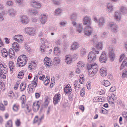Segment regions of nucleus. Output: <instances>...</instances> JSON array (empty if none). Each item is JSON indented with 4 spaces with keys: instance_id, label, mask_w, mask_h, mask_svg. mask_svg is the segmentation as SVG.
Listing matches in <instances>:
<instances>
[{
    "instance_id": "nucleus-1",
    "label": "nucleus",
    "mask_w": 127,
    "mask_h": 127,
    "mask_svg": "<svg viewBox=\"0 0 127 127\" xmlns=\"http://www.w3.org/2000/svg\"><path fill=\"white\" fill-rule=\"evenodd\" d=\"M95 65V63H94L89 64L87 65V69H88L89 74L91 76H93L95 74V68L94 67Z\"/></svg>"
},
{
    "instance_id": "nucleus-2",
    "label": "nucleus",
    "mask_w": 127,
    "mask_h": 127,
    "mask_svg": "<svg viewBox=\"0 0 127 127\" xmlns=\"http://www.w3.org/2000/svg\"><path fill=\"white\" fill-rule=\"evenodd\" d=\"M30 4L31 6L37 9H39L41 6L40 3L35 0L31 1Z\"/></svg>"
},
{
    "instance_id": "nucleus-3",
    "label": "nucleus",
    "mask_w": 127,
    "mask_h": 127,
    "mask_svg": "<svg viewBox=\"0 0 127 127\" xmlns=\"http://www.w3.org/2000/svg\"><path fill=\"white\" fill-rule=\"evenodd\" d=\"M95 54L93 52H91L89 53L88 56V61L90 63H92L95 61Z\"/></svg>"
},
{
    "instance_id": "nucleus-4",
    "label": "nucleus",
    "mask_w": 127,
    "mask_h": 127,
    "mask_svg": "<svg viewBox=\"0 0 127 127\" xmlns=\"http://www.w3.org/2000/svg\"><path fill=\"white\" fill-rule=\"evenodd\" d=\"M107 60L106 55L105 52H103L100 56L99 61L101 63H105Z\"/></svg>"
},
{
    "instance_id": "nucleus-5",
    "label": "nucleus",
    "mask_w": 127,
    "mask_h": 127,
    "mask_svg": "<svg viewBox=\"0 0 127 127\" xmlns=\"http://www.w3.org/2000/svg\"><path fill=\"white\" fill-rule=\"evenodd\" d=\"M93 31L92 27L90 26H87L85 28V34L88 36L91 35Z\"/></svg>"
},
{
    "instance_id": "nucleus-6",
    "label": "nucleus",
    "mask_w": 127,
    "mask_h": 127,
    "mask_svg": "<svg viewBox=\"0 0 127 127\" xmlns=\"http://www.w3.org/2000/svg\"><path fill=\"white\" fill-rule=\"evenodd\" d=\"M20 18L21 23L24 24H26L28 23L29 19L27 16H20Z\"/></svg>"
},
{
    "instance_id": "nucleus-7",
    "label": "nucleus",
    "mask_w": 127,
    "mask_h": 127,
    "mask_svg": "<svg viewBox=\"0 0 127 127\" xmlns=\"http://www.w3.org/2000/svg\"><path fill=\"white\" fill-rule=\"evenodd\" d=\"M14 39L19 43H22L23 41V37L21 35H15L14 37Z\"/></svg>"
},
{
    "instance_id": "nucleus-8",
    "label": "nucleus",
    "mask_w": 127,
    "mask_h": 127,
    "mask_svg": "<svg viewBox=\"0 0 127 127\" xmlns=\"http://www.w3.org/2000/svg\"><path fill=\"white\" fill-rule=\"evenodd\" d=\"M19 60H22L24 62V64L20 65V66H24L27 63L28 60L27 57L25 55H22L20 56L18 58Z\"/></svg>"
},
{
    "instance_id": "nucleus-9",
    "label": "nucleus",
    "mask_w": 127,
    "mask_h": 127,
    "mask_svg": "<svg viewBox=\"0 0 127 127\" xmlns=\"http://www.w3.org/2000/svg\"><path fill=\"white\" fill-rule=\"evenodd\" d=\"M108 26L111 29L113 32H117V26L114 23H109Z\"/></svg>"
},
{
    "instance_id": "nucleus-10",
    "label": "nucleus",
    "mask_w": 127,
    "mask_h": 127,
    "mask_svg": "<svg viewBox=\"0 0 127 127\" xmlns=\"http://www.w3.org/2000/svg\"><path fill=\"white\" fill-rule=\"evenodd\" d=\"M108 26L111 29L113 32H117V26L114 23H109Z\"/></svg>"
},
{
    "instance_id": "nucleus-11",
    "label": "nucleus",
    "mask_w": 127,
    "mask_h": 127,
    "mask_svg": "<svg viewBox=\"0 0 127 127\" xmlns=\"http://www.w3.org/2000/svg\"><path fill=\"white\" fill-rule=\"evenodd\" d=\"M26 32L28 34L33 36L35 33L34 29L32 28L28 27L25 29Z\"/></svg>"
},
{
    "instance_id": "nucleus-12",
    "label": "nucleus",
    "mask_w": 127,
    "mask_h": 127,
    "mask_svg": "<svg viewBox=\"0 0 127 127\" xmlns=\"http://www.w3.org/2000/svg\"><path fill=\"white\" fill-rule=\"evenodd\" d=\"M40 105V103L39 101L33 103V109L34 111L36 112L38 110L39 108Z\"/></svg>"
},
{
    "instance_id": "nucleus-13",
    "label": "nucleus",
    "mask_w": 127,
    "mask_h": 127,
    "mask_svg": "<svg viewBox=\"0 0 127 127\" xmlns=\"http://www.w3.org/2000/svg\"><path fill=\"white\" fill-rule=\"evenodd\" d=\"M61 97V95L58 94L55 95L53 98V103L55 105L57 104L60 101V99Z\"/></svg>"
},
{
    "instance_id": "nucleus-14",
    "label": "nucleus",
    "mask_w": 127,
    "mask_h": 127,
    "mask_svg": "<svg viewBox=\"0 0 127 127\" xmlns=\"http://www.w3.org/2000/svg\"><path fill=\"white\" fill-rule=\"evenodd\" d=\"M8 55L9 57L11 59H15L16 57L15 56L14 50L12 48H10L8 51Z\"/></svg>"
},
{
    "instance_id": "nucleus-15",
    "label": "nucleus",
    "mask_w": 127,
    "mask_h": 127,
    "mask_svg": "<svg viewBox=\"0 0 127 127\" xmlns=\"http://www.w3.org/2000/svg\"><path fill=\"white\" fill-rule=\"evenodd\" d=\"M64 91L65 94H71V92L72 91V90L69 85H67L65 87L64 89Z\"/></svg>"
},
{
    "instance_id": "nucleus-16",
    "label": "nucleus",
    "mask_w": 127,
    "mask_h": 127,
    "mask_svg": "<svg viewBox=\"0 0 127 127\" xmlns=\"http://www.w3.org/2000/svg\"><path fill=\"white\" fill-rule=\"evenodd\" d=\"M44 62L45 65L46 66H49L50 67H51L52 66L51 61L50 59H49L46 57L44 59Z\"/></svg>"
},
{
    "instance_id": "nucleus-17",
    "label": "nucleus",
    "mask_w": 127,
    "mask_h": 127,
    "mask_svg": "<svg viewBox=\"0 0 127 127\" xmlns=\"http://www.w3.org/2000/svg\"><path fill=\"white\" fill-rule=\"evenodd\" d=\"M91 19L88 17L86 16L83 19L84 23L83 24L84 25H87L88 26H90L91 22Z\"/></svg>"
},
{
    "instance_id": "nucleus-18",
    "label": "nucleus",
    "mask_w": 127,
    "mask_h": 127,
    "mask_svg": "<svg viewBox=\"0 0 127 127\" xmlns=\"http://www.w3.org/2000/svg\"><path fill=\"white\" fill-rule=\"evenodd\" d=\"M109 54L110 60L112 61H114L115 57V55L114 53L113 49H109Z\"/></svg>"
},
{
    "instance_id": "nucleus-19",
    "label": "nucleus",
    "mask_w": 127,
    "mask_h": 127,
    "mask_svg": "<svg viewBox=\"0 0 127 127\" xmlns=\"http://www.w3.org/2000/svg\"><path fill=\"white\" fill-rule=\"evenodd\" d=\"M47 17L45 14H42L40 17V21L41 24H45L47 21Z\"/></svg>"
},
{
    "instance_id": "nucleus-20",
    "label": "nucleus",
    "mask_w": 127,
    "mask_h": 127,
    "mask_svg": "<svg viewBox=\"0 0 127 127\" xmlns=\"http://www.w3.org/2000/svg\"><path fill=\"white\" fill-rule=\"evenodd\" d=\"M65 61L68 64H70L73 62L71 56L70 55L66 56L65 57Z\"/></svg>"
},
{
    "instance_id": "nucleus-21",
    "label": "nucleus",
    "mask_w": 127,
    "mask_h": 127,
    "mask_svg": "<svg viewBox=\"0 0 127 127\" xmlns=\"http://www.w3.org/2000/svg\"><path fill=\"white\" fill-rule=\"evenodd\" d=\"M60 63V60L59 58L58 57H55L53 62V65L55 66H58Z\"/></svg>"
},
{
    "instance_id": "nucleus-22",
    "label": "nucleus",
    "mask_w": 127,
    "mask_h": 127,
    "mask_svg": "<svg viewBox=\"0 0 127 127\" xmlns=\"http://www.w3.org/2000/svg\"><path fill=\"white\" fill-rule=\"evenodd\" d=\"M99 72L100 74L102 77L105 76L107 75L106 69L104 68H101Z\"/></svg>"
},
{
    "instance_id": "nucleus-23",
    "label": "nucleus",
    "mask_w": 127,
    "mask_h": 127,
    "mask_svg": "<svg viewBox=\"0 0 127 127\" xmlns=\"http://www.w3.org/2000/svg\"><path fill=\"white\" fill-rule=\"evenodd\" d=\"M12 48L15 52H17L19 50V46L17 42L13 43L12 44Z\"/></svg>"
},
{
    "instance_id": "nucleus-24",
    "label": "nucleus",
    "mask_w": 127,
    "mask_h": 127,
    "mask_svg": "<svg viewBox=\"0 0 127 127\" xmlns=\"http://www.w3.org/2000/svg\"><path fill=\"white\" fill-rule=\"evenodd\" d=\"M8 15L10 16L13 17L16 15V11L13 8L9 9L8 11Z\"/></svg>"
},
{
    "instance_id": "nucleus-25",
    "label": "nucleus",
    "mask_w": 127,
    "mask_h": 127,
    "mask_svg": "<svg viewBox=\"0 0 127 127\" xmlns=\"http://www.w3.org/2000/svg\"><path fill=\"white\" fill-rule=\"evenodd\" d=\"M121 15L120 12H116L114 15V18L117 21L121 19Z\"/></svg>"
},
{
    "instance_id": "nucleus-26",
    "label": "nucleus",
    "mask_w": 127,
    "mask_h": 127,
    "mask_svg": "<svg viewBox=\"0 0 127 127\" xmlns=\"http://www.w3.org/2000/svg\"><path fill=\"white\" fill-rule=\"evenodd\" d=\"M79 47V44L77 42H75L73 43L71 46V49L73 50L77 49Z\"/></svg>"
},
{
    "instance_id": "nucleus-27",
    "label": "nucleus",
    "mask_w": 127,
    "mask_h": 127,
    "mask_svg": "<svg viewBox=\"0 0 127 127\" xmlns=\"http://www.w3.org/2000/svg\"><path fill=\"white\" fill-rule=\"evenodd\" d=\"M16 3L20 7H21L24 4L23 0H15Z\"/></svg>"
},
{
    "instance_id": "nucleus-28",
    "label": "nucleus",
    "mask_w": 127,
    "mask_h": 127,
    "mask_svg": "<svg viewBox=\"0 0 127 127\" xmlns=\"http://www.w3.org/2000/svg\"><path fill=\"white\" fill-rule=\"evenodd\" d=\"M8 65L10 71H13V70L15 68L14 63L11 61H10L8 63Z\"/></svg>"
},
{
    "instance_id": "nucleus-29",
    "label": "nucleus",
    "mask_w": 127,
    "mask_h": 127,
    "mask_svg": "<svg viewBox=\"0 0 127 127\" xmlns=\"http://www.w3.org/2000/svg\"><path fill=\"white\" fill-rule=\"evenodd\" d=\"M2 56L5 57H7L8 56V52L5 48H3L1 51Z\"/></svg>"
},
{
    "instance_id": "nucleus-30",
    "label": "nucleus",
    "mask_w": 127,
    "mask_h": 127,
    "mask_svg": "<svg viewBox=\"0 0 127 127\" xmlns=\"http://www.w3.org/2000/svg\"><path fill=\"white\" fill-rule=\"evenodd\" d=\"M103 47V43L101 42H98L96 45L97 49L100 50L102 49Z\"/></svg>"
},
{
    "instance_id": "nucleus-31",
    "label": "nucleus",
    "mask_w": 127,
    "mask_h": 127,
    "mask_svg": "<svg viewBox=\"0 0 127 127\" xmlns=\"http://www.w3.org/2000/svg\"><path fill=\"white\" fill-rule=\"evenodd\" d=\"M38 77L37 76H35L33 80L32 81L31 83L32 84L33 87V86L34 85H35L34 86V87L35 88L37 86V79Z\"/></svg>"
},
{
    "instance_id": "nucleus-32",
    "label": "nucleus",
    "mask_w": 127,
    "mask_h": 127,
    "mask_svg": "<svg viewBox=\"0 0 127 127\" xmlns=\"http://www.w3.org/2000/svg\"><path fill=\"white\" fill-rule=\"evenodd\" d=\"M76 28L77 31L79 33H81L83 29L82 24H78Z\"/></svg>"
},
{
    "instance_id": "nucleus-33",
    "label": "nucleus",
    "mask_w": 127,
    "mask_h": 127,
    "mask_svg": "<svg viewBox=\"0 0 127 127\" xmlns=\"http://www.w3.org/2000/svg\"><path fill=\"white\" fill-rule=\"evenodd\" d=\"M85 64L84 62L82 61H80L77 64V66L78 67L80 68H83Z\"/></svg>"
},
{
    "instance_id": "nucleus-34",
    "label": "nucleus",
    "mask_w": 127,
    "mask_h": 127,
    "mask_svg": "<svg viewBox=\"0 0 127 127\" xmlns=\"http://www.w3.org/2000/svg\"><path fill=\"white\" fill-rule=\"evenodd\" d=\"M76 81L75 82V83L74 84V88L75 89V91L77 92L80 89V84H78L77 82H76Z\"/></svg>"
},
{
    "instance_id": "nucleus-35",
    "label": "nucleus",
    "mask_w": 127,
    "mask_h": 127,
    "mask_svg": "<svg viewBox=\"0 0 127 127\" xmlns=\"http://www.w3.org/2000/svg\"><path fill=\"white\" fill-rule=\"evenodd\" d=\"M36 64L33 62H32L30 63L29 65V68L31 70H32V69H33L36 66Z\"/></svg>"
},
{
    "instance_id": "nucleus-36",
    "label": "nucleus",
    "mask_w": 127,
    "mask_h": 127,
    "mask_svg": "<svg viewBox=\"0 0 127 127\" xmlns=\"http://www.w3.org/2000/svg\"><path fill=\"white\" fill-rule=\"evenodd\" d=\"M21 100L22 105V108H24V106L23 105H24L26 101V97L24 95H23L21 98Z\"/></svg>"
},
{
    "instance_id": "nucleus-37",
    "label": "nucleus",
    "mask_w": 127,
    "mask_h": 127,
    "mask_svg": "<svg viewBox=\"0 0 127 127\" xmlns=\"http://www.w3.org/2000/svg\"><path fill=\"white\" fill-rule=\"evenodd\" d=\"M77 18V15L75 13H73L70 17V19L72 21L76 20Z\"/></svg>"
},
{
    "instance_id": "nucleus-38",
    "label": "nucleus",
    "mask_w": 127,
    "mask_h": 127,
    "mask_svg": "<svg viewBox=\"0 0 127 127\" xmlns=\"http://www.w3.org/2000/svg\"><path fill=\"white\" fill-rule=\"evenodd\" d=\"M61 52L60 49L57 47H55L54 49V53L55 54L58 55Z\"/></svg>"
},
{
    "instance_id": "nucleus-39",
    "label": "nucleus",
    "mask_w": 127,
    "mask_h": 127,
    "mask_svg": "<svg viewBox=\"0 0 127 127\" xmlns=\"http://www.w3.org/2000/svg\"><path fill=\"white\" fill-rule=\"evenodd\" d=\"M105 23V20L103 18H100L99 21V24L100 27H102V26Z\"/></svg>"
},
{
    "instance_id": "nucleus-40",
    "label": "nucleus",
    "mask_w": 127,
    "mask_h": 127,
    "mask_svg": "<svg viewBox=\"0 0 127 127\" xmlns=\"http://www.w3.org/2000/svg\"><path fill=\"white\" fill-rule=\"evenodd\" d=\"M62 10L60 8H58L55 11V15L56 16H58L62 12Z\"/></svg>"
},
{
    "instance_id": "nucleus-41",
    "label": "nucleus",
    "mask_w": 127,
    "mask_h": 127,
    "mask_svg": "<svg viewBox=\"0 0 127 127\" xmlns=\"http://www.w3.org/2000/svg\"><path fill=\"white\" fill-rule=\"evenodd\" d=\"M24 74V71L22 70L19 72L17 77L19 78L22 79L23 77Z\"/></svg>"
},
{
    "instance_id": "nucleus-42",
    "label": "nucleus",
    "mask_w": 127,
    "mask_h": 127,
    "mask_svg": "<svg viewBox=\"0 0 127 127\" xmlns=\"http://www.w3.org/2000/svg\"><path fill=\"white\" fill-rule=\"evenodd\" d=\"M29 12L32 15H35L37 14L38 12L37 10L35 9L30 10Z\"/></svg>"
},
{
    "instance_id": "nucleus-43",
    "label": "nucleus",
    "mask_w": 127,
    "mask_h": 127,
    "mask_svg": "<svg viewBox=\"0 0 127 127\" xmlns=\"http://www.w3.org/2000/svg\"><path fill=\"white\" fill-rule=\"evenodd\" d=\"M86 52L85 49L84 48H82L81 50V56L82 57H84L86 54Z\"/></svg>"
},
{
    "instance_id": "nucleus-44",
    "label": "nucleus",
    "mask_w": 127,
    "mask_h": 127,
    "mask_svg": "<svg viewBox=\"0 0 127 127\" xmlns=\"http://www.w3.org/2000/svg\"><path fill=\"white\" fill-rule=\"evenodd\" d=\"M107 8L109 11L111 12L113 11V7L110 3H108L107 5Z\"/></svg>"
},
{
    "instance_id": "nucleus-45",
    "label": "nucleus",
    "mask_w": 127,
    "mask_h": 127,
    "mask_svg": "<svg viewBox=\"0 0 127 127\" xmlns=\"http://www.w3.org/2000/svg\"><path fill=\"white\" fill-rule=\"evenodd\" d=\"M79 80L80 82V83L81 84L83 83V82L84 81V78L83 75H80Z\"/></svg>"
},
{
    "instance_id": "nucleus-46",
    "label": "nucleus",
    "mask_w": 127,
    "mask_h": 127,
    "mask_svg": "<svg viewBox=\"0 0 127 127\" xmlns=\"http://www.w3.org/2000/svg\"><path fill=\"white\" fill-rule=\"evenodd\" d=\"M120 11L123 13L125 14L127 13V8L124 7H122Z\"/></svg>"
},
{
    "instance_id": "nucleus-47",
    "label": "nucleus",
    "mask_w": 127,
    "mask_h": 127,
    "mask_svg": "<svg viewBox=\"0 0 127 127\" xmlns=\"http://www.w3.org/2000/svg\"><path fill=\"white\" fill-rule=\"evenodd\" d=\"M103 85L106 87H107L110 85V82L107 80H105L103 81Z\"/></svg>"
},
{
    "instance_id": "nucleus-48",
    "label": "nucleus",
    "mask_w": 127,
    "mask_h": 127,
    "mask_svg": "<svg viewBox=\"0 0 127 127\" xmlns=\"http://www.w3.org/2000/svg\"><path fill=\"white\" fill-rule=\"evenodd\" d=\"M6 127H12V122L11 120H9L7 123Z\"/></svg>"
},
{
    "instance_id": "nucleus-49",
    "label": "nucleus",
    "mask_w": 127,
    "mask_h": 127,
    "mask_svg": "<svg viewBox=\"0 0 127 127\" xmlns=\"http://www.w3.org/2000/svg\"><path fill=\"white\" fill-rule=\"evenodd\" d=\"M24 62L22 60H18V58L17 59V65L19 66H20V65L22 64H24Z\"/></svg>"
},
{
    "instance_id": "nucleus-50",
    "label": "nucleus",
    "mask_w": 127,
    "mask_h": 127,
    "mask_svg": "<svg viewBox=\"0 0 127 127\" xmlns=\"http://www.w3.org/2000/svg\"><path fill=\"white\" fill-rule=\"evenodd\" d=\"M107 99L109 103L112 105V106H113L114 105V102L113 99H110V98H108V97Z\"/></svg>"
},
{
    "instance_id": "nucleus-51",
    "label": "nucleus",
    "mask_w": 127,
    "mask_h": 127,
    "mask_svg": "<svg viewBox=\"0 0 127 127\" xmlns=\"http://www.w3.org/2000/svg\"><path fill=\"white\" fill-rule=\"evenodd\" d=\"M19 106L16 104H14L13 107V109L14 111H17L19 109Z\"/></svg>"
},
{
    "instance_id": "nucleus-52",
    "label": "nucleus",
    "mask_w": 127,
    "mask_h": 127,
    "mask_svg": "<svg viewBox=\"0 0 127 127\" xmlns=\"http://www.w3.org/2000/svg\"><path fill=\"white\" fill-rule=\"evenodd\" d=\"M26 85H24L23 83H22L20 85V89H21V91H24L26 89Z\"/></svg>"
},
{
    "instance_id": "nucleus-53",
    "label": "nucleus",
    "mask_w": 127,
    "mask_h": 127,
    "mask_svg": "<svg viewBox=\"0 0 127 127\" xmlns=\"http://www.w3.org/2000/svg\"><path fill=\"white\" fill-rule=\"evenodd\" d=\"M0 88L2 91L5 90V86L4 84L2 82L0 83Z\"/></svg>"
},
{
    "instance_id": "nucleus-54",
    "label": "nucleus",
    "mask_w": 127,
    "mask_h": 127,
    "mask_svg": "<svg viewBox=\"0 0 127 127\" xmlns=\"http://www.w3.org/2000/svg\"><path fill=\"white\" fill-rule=\"evenodd\" d=\"M108 98H110V99H113L114 101L117 99V97L116 95L113 94L111 95V97L110 96H108Z\"/></svg>"
},
{
    "instance_id": "nucleus-55",
    "label": "nucleus",
    "mask_w": 127,
    "mask_h": 127,
    "mask_svg": "<svg viewBox=\"0 0 127 127\" xmlns=\"http://www.w3.org/2000/svg\"><path fill=\"white\" fill-rule=\"evenodd\" d=\"M127 76V69H126L123 71L122 76L123 77H125Z\"/></svg>"
},
{
    "instance_id": "nucleus-56",
    "label": "nucleus",
    "mask_w": 127,
    "mask_h": 127,
    "mask_svg": "<svg viewBox=\"0 0 127 127\" xmlns=\"http://www.w3.org/2000/svg\"><path fill=\"white\" fill-rule=\"evenodd\" d=\"M47 42H45V45H42L40 46V49L42 52H44L45 51V45H46Z\"/></svg>"
},
{
    "instance_id": "nucleus-57",
    "label": "nucleus",
    "mask_w": 127,
    "mask_h": 127,
    "mask_svg": "<svg viewBox=\"0 0 127 127\" xmlns=\"http://www.w3.org/2000/svg\"><path fill=\"white\" fill-rule=\"evenodd\" d=\"M126 66V63H125V62L124 60L120 67V69L121 70L123 69V68L124 67H125Z\"/></svg>"
},
{
    "instance_id": "nucleus-58",
    "label": "nucleus",
    "mask_w": 127,
    "mask_h": 127,
    "mask_svg": "<svg viewBox=\"0 0 127 127\" xmlns=\"http://www.w3.org/2000/svg\"><path fill=\"white\" fill-rule=\"evenodd\" d=\"M97 99V101L99 102H102L104 101V99L102 97H96V100Z\"/></svg>"
},
{
    "instance_id": "nucleus-59",
    "label": "nucleus",
    "mask_w": 127,
    "mask_h": 127,
    "mask_svg": "<svg viewBox=\"0 0 127 127\" xmlns=\"http://www.w3.org/2000/svg\"><path fill=\"white\" fill-rule=\"evenodd\" d=\"M100 111L101 113H103L104 114H106L107 112V110L102 108L100 110Z\"/></svg>"
},
{
    "instance_id": "nucleus-60",
    "label": "nucleus",
    "mask_w": 127,
    "mask_h": 127,
    "mask_svg": "<svg viewBox=\"0 0 127 127\" xmlns=\"http://www.w3.org/2000/svg\"><path fill=\"white\" fill-rule=\"evenodd\" d=\"M0 76L1 78L4 79H5L6 78L5 75L2 73V70L1 69L0 71Z\"/></svg>"
},
{
    "instance_id": "nucleus-61",
    "label": "nucleus",
    "mask_w": 127,
    "mask_h": 127,
    "mask_svg": "<svg viewBox=\"0 0 127 127\" xmlns=\"http://www.w3.org/2000/svg\"><path fill=\"white\" fill-rule=\"evenodd\" d=\"M39 119H38V117L37 116H36L35 117V119L34 120V123H38V125H39L41 122H39Z\"/></svg>"
},
{
    "instance_id": "nucleus-62",
    "label": "nucleus",
    "mask_w": 127,
    "mask_h": 127,
    "mask_svg": "<svg viewBox=\"0 0 127 127\" xmlns=\"http://www.w3.org/2000/svg\"><path fill=\"white\" fill-rule=\"evenodd\" d=\"M49 101L48 100V98H46L45 99V101L44 102V106L45 107H46L47 106L49 103Z\"/></svg>"
},
{
    "instance_id": "nucleus-63",
    "label": "nucleus",
    "mask_w": 127,
    "mask_h": 127,
    "mask_svg": "<svg viewBox=\"0 0 127 127\" xmlns=\"http://www.w3.org/2000/svg\"><path fill=\"white\" fill-rule=\"evenodd\" d=\"M15 124L17 127H19L20 126L21 124V122L20 120L17 119V120L15 122Z\"/></svg>"
},
{
    "instance_id": "nucleus-64",
    "label": "nucleus",
    "mask_w": 127,
    "mask_h": 127,
    "mask_svg": "<svg viewBox=\"0 0 127 127\" xmlns=\"http://www.w3.org/2000/svg\"><path fill=\"white\" fill-rule=\"evenodd\" d=\"M122 114L123 117L125 118L126 120L127 121V112H123L122 113Z\"/></svg>"
}]
</instances>
